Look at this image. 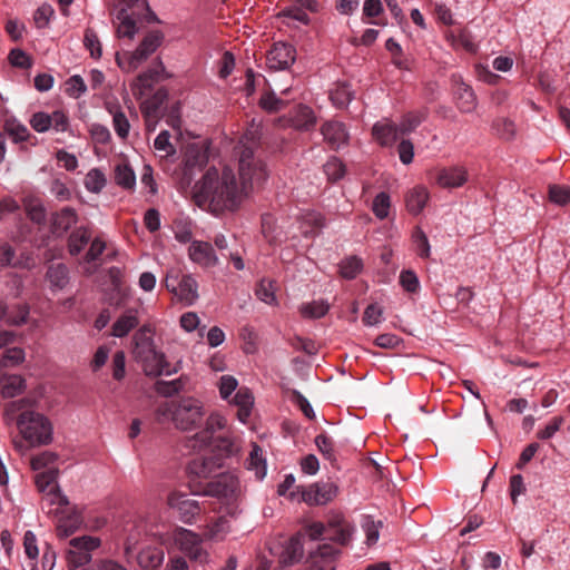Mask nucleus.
Returning a JSON list of instances; mask_svg holds the SVG:
<instances>
[{
	"label": "nucleus",
	"mask_w": 570,
	"mask_h": 570,
	"mask_svg": "<svg viewBox=\"0 0 570 570\" xmlns=\"http://www.w3.org/2000/svg\"><path fill=\"white\" fill-rule=\"evenodd\" d=\"M227 417L214 411L207 415L205 426L183 439L181 446L189 454H200L210 450V455H203L189 461L187 470L199 479H210L224 466V459L239 454L242 440L227 429Z\"/></svg>",
	"instance_id": "nucleus-1"
},
{
	"label": "nucleus",
	"mask_w": 570,
	"mask_h": 570,
	"mask_svg": "<svg viewBox=\"0 0 570 570\" xmlns=\"http://www.w3.org/2000/svg\"><path fill=\"white\" fill-rule=\"evenodd\" d=\"M249 175V151L242 150L238 159V177L229 166L222 171L210 167L193 187L195 204L214 216L237 210L246 196Z\"/></svg>",
	"instance_id": "nucleus-2"
},
{
	"label": "nucleus",
	"mask_w": 570,
	"mask_h": 570,
	"mask_svg": "<svg viewBox=\"0 0 570 570\" xmlns=\"http://www.w3.org/2000/svg\"><path fill=\"white\" fill-rule=\"evenodd\" d=\"M32 407L33 402L27 397L10 401L4 406V421L14 424L30 446L49 445L53 441V425L49 417Z\"/></svg>",
	"instance_id": "nucleus-3"
},
{
	"label": "nucleus",
	"mask_w": 570,
	"mask_h": 570,
	"mask_svg": "<svg viewBox=\"0 0 570 570\" xmlns=\"http://www.w3.org/2000/svg\"><path fill=\"white\" fill-rule=\"evenodd\" d=\"M154 415L158 424H171L180 432L196 431L207 419L204 402L195 396L163 401Z\"/></svg>",
	"instance_id": "nucleus-4"
},
{
	"label": "nucleus",
	"mask_w": 570,
	"mask_h": 570,
	"mask_svg": "<svg viewBox=\"0 0 570 570\" xmlns=\"http://www.w3.org/2000/svg\"><path fill=\"white\" fill-rule=\"evenodd\" d=\"M134 345V357L140 364L145 375L158 377L161 375L168 376L176 372L167 361L165 353L155 345L148 326H142L135 333Z\"/></svg>",
	"instance_id": "nucleus-5"
},
{
	"label": "nucleus",
	"mask_w": 570,
	"mask_h": 570,
	"mask_svg": "<svg viewBox=\"0 0 570 570\" xmlns=\"http://www.w3.org/2000/svg\"><path fill=\"white\" fill-rule=\"evenodd\" d=\"M204 535L184 528L176 527L163 537V544L174 547L191 562L206 564L209 562V552L204 547Z\"/></svg>",
	"instance_id": "nucleus-6"
},
{
	"label": "nucleus",
	"mask_w": 570,
	"mask_h": 570,
	"mask_svg": "<svg viewBox=\"0 0 570 570\" xmlns=\"http://www.w3.org/2000/svg\"><path fill=\"white\" fill-rule=\"evenodd\" d=\"M305 532L313 541L328 539L335 544L345 547L351 541L354 527L343 515L334 514L326 523L317 521L306 524Z\"/></svg>",
	"instance_id": "nucleus-7"
},
{
	"label": "nucleus",
	"mask_w": 570,
	"mask_h": 570,
	"mask_svg": "<svg viewBox=\"0 0 570 570\" xmlns=\"http://www.w3.org/2000/svg\"><path fill=\"white\" fill-rule=\"evenodd\" d=\"M305 527L303 531H298L289 538L274 540L268 544L269 554L277 559L282 566H293L298 563L304 557V538Z\"/></svg>",
	"instance_id": "nucleus-8"
},
{
	"label": "nucleus",
	"mask_w": 570,
	"mask_h": 570,
	"mask_svg": "<svg viewBox=\"0 0 570 570\" xmlns=\"http://www.w3.org/2000/svg\"><path fill=\"white\" fill-rule=\"evenodd\" d=\"M239 491V480L233 472H225L206 483L202 489H193L191 494L213 497L222 502L234 500Z\"/></svg>",
	"instance_id": "nucleus-9"
},
{
	"label": "nucleus",
	"mask_w": 570,
	"mask_h": 570,
	"mask_svg": "<svg viewBox=\"0 0 570 570\" xmlns=\"http://www.w3.org/2000/svg\"><path fill=\"white\" fill-rule=\"evenodd\" d=\"M100 539L92 535L72 538L66 553L67 569L77 570L88 564L92 559V551L100 547Z\"/></svg>",
	"instance_id": "nucleus-10"
},
{
	"label": "nucleus",
	"mask_w": 570,
	"mask_h": 570,
	"mask_svg": "<svg viewBox=\"0 0 570 570\" xmlns=\"http://www.w3.org/2000/svg\"><path fill=\"white\" fill-rule=\"evenodd\" d=\"M237 386L238 381L232 375L220 376L217 383L219 396L224 401H228L229 404L238 406L237 417L242 423L246 424L249 422V394L244 390H239L232 397Z\"/></svg>",
	"instance_id": "nucleus-11"
},
{
	"label": "nucleus",
	"mask_w": 570,
	"mask_h": 570,
	"mask_svg": "<svg viewBox=\"0 0 570 570\" xmlns=\"http://www.w3.org/2000/svg\"><path fill=\"white\" fill-rule=\"evenodd\" d=\"M166 288L185 306H190L198 299V284L190 274L180 278L178 274L168 273L165 279Z\"/></svg>",
	"instance_id": "nucleus-12"
},
{
	"label": "nucleus",
	"mask_w": 570,
	"mask_h": 570,
	"mask_svg": "<svg viewBox=\"0 0 570 570\" xmlns=\"http://www.w3.org/2000/svg\"><path fill=\"white\" fill-rule=\"evenodd\" d=\"M166 502L168 508L177 513L183 523L193 525L197 522L202 512L199 501L190 499L181 491L173 490L168 493Z\"/></svg>",
	"instance_id": "nucleus-13"
},
{
	"label": "nucleus",
	"mask_w": 570,
	"mask_h": 570,
	"mask_svg": "<svg viewBox=\"0 0 570 570\" xmlns=\"http://www.w3.org/2000/svg\"><path fill=\"white\" fill-rule=\"evenodd\" d=\"M341 550L332 543H322L308 553L307 570H336Z\"/></svg>",
	"instance_id": "nucleus-14"
},
{
	"label": "nucleus",
	"mask_w": 570,
	"mask_h": 570,
	"mask_svg": "<svg viewBox=\"0 0 570 570\" xmlns=\"http://www.w3.org/2000/svg\"><path fill=\"white\" fill-rule=\"evenodd\" d=\"M338 492V488L335 483L316 482L307 488H303L301 491L302 500L309 505H324L331 502Z\"/></svg>",
	"instance_id": "nucleus-15"
},
{
	"label": "nucleus",
	"mask_w": 570,
	"mask_h": 570,
	"mask_svg": "<svg viewBox=\"0 0 570 570\" xmlns=\"http://www.w3.org/2000/svg\"><path fill=\"white\" fill-rule=\"evenodd\" d=\"M163 75H165V67L161 62H159L158 66L141 72L131 83L132 95L137 99H141L149 95L155 83L163 78Z\"/></svg>",
	"instance_id": "nucleus-16"
},
{
	"label": "nucleus",
	"mask_w": 570,
	"mask_h": 570,
	"mask_svg": "<svg viewBox=\"0 0 570 570\" xmlns=\"http://www.w3.org/2000/svg\"><path fill=\"white\" fill-rule=\"evenodd\" d=\"M189 259L203 268H212L219 264L212 244L203 240H193L188 247Z\"/></svg>",
	"instance_id": "nucleus-17"
},
{
	"label": "nucleus",
	"mask_w": 570,
	"mask_h": 570,
	"mask_svg": "<svg viewBox=\"0 0 570 570\" xmlns=\"http://www.w3.org/2000/svg\"><path fill=\"white\" fill-rule=\"evenodd\" d=\"M321 132L324 137L325 142L333 150H338L340 148L348 144V131L346 129V126L341 121H325L321 127Z\"/></svg>",
	"instance_id": "nucleus-18"
},
{
	"label": "nucleus",
	"mask_w": 570,
	"mask_h": 570,
	"mask_svg": "<svg viewBox=\"0 0 570 570\" xmlns=\"http://www.w3.org/2000/svg\"><path fill=\"white\" fill-rule=\"evenodd\" d=\"M295 53L292 45L277 42L268 50L266 60L272 69H286L295 61Z\"/></svg>",
	"instance_id": "nucleus-19"
},
{
	"label": "nucleus",
	"mask_w": 570,
	"mask_h": 570,
	"mask_svg": "<svg viewBox=\"0 0 570 570\" xmlns=\"http://www.w3.org/2000/svg\"><path fill=\"white\" fill-rule=\"evenodd\" d=\"M57 518V533L61 538H67L75 533L82 524V517L79 511L75 509L63 510L59 514H53Z\"/></svg>",
	"instance_id": "nucleus-20"
},
{
	"label": "nucleus",
	"mask_w": 570,
	"mask_h": 570,
	"mask_svg": "<svg viewBox=\"0 0 570 570\" xmlns=\"http://www.w3.org/2000/svg\"><path fill=\"white\" fill-rule=\"evenodd\" d=\"M466 180L468 173L460 166L442 168L436 175V183L443 188L461 187Z\"/></svg>",
	"instance_id": "nucleus-21"
},
{
	"label": "nucleus",
	"mask_w": 570,
	"mask_h": 570,
	"mask_svg": "<svg viewBox=\"0 0 570 570\" xmlns=\"http://www.w3.org/2000/svg\"><path fill=\"white\" fill-rule=\"evenodd\" d=\"M137 308L126 309L112 324L111 335L115 337L127 336L139 324Z\"/></svg>",
	"instance_id": "nucleus-22"
},
{
	"label": "nucleus",
	"mask_w": 570,
	"mask_h": 570,
	"mask_svg": "<svg viewBox=\"0 0 570 570\" xmlns=\"http://www.w3.org/2000/svg\"><path fill=\"white\" fill-rule=\"evenodd\" d=\"M168 97V91L165 88H159L151 97L145 99L140 109L146 120V126H150L153 118H159V109Z\"/></svg>",
	"instance_id": "nucleus-23"
},
{
	"label": "nucleus",
	"mask_w": 570,
	"mask_h": 570,
	"mask_svg": "<svg viewBox=\"0 0 570 570\" xmlns=\"http://www.w3.org/2000/svg\"><path fill=\"white\" fill-rule=\"evenodd\" d=\"M164 560V550L158 547H145L137 554V562L144 570H157Z\"/></svg>",
	"instance_id": "nucleus-24"
},
{
	"label": "nucleus",
	"mask_w": 570,
	"mask_h": 570,
	"mask_svg": "<svg viewBox=\"0 0 570 570\" xmlns=\"http://www.w3.org/2000/svg\"><path fill=\"white\" fill-rule=\"evenodd\" d=\"M148 59L147 55L136 49L135 51H124L116 53V62L125 72H132Z\"/></svg>",
	"instance_id": "nucleus-25"
},
{
	"label": "nucleus",
	"mask_w": 570,
	"mask_h": 570,
	"mask_svg": "<svg viewBox=\"0 0 570 570\" xmlns=\"http://www.w3.org/2000/svg\"><path fill=\"white\" fill-rule=\"evenodd\" d=\"M232 531V525L226 517H219L204 528V538L209 541H222Z\"/></svg>",
	"instance_id": "nucleus-26"
},
{
	"label": "nucleus",
	"mask_w": 570,
	"mask_h": 570,
	"mask_svg": "<svg viewBox=\"0 0 570 570\" xmlns=\"http://www.w3.org/2000/svg\"><path fill=\"white\" fill-rule=\"evenodd\" d=\"M372 134L382 146H391L401 132L399 127L392 122H376L373 126Z\"/></svg>",
	"instance_id": "nucleus-27"
},
{
	"label": "nucleus",
	"mask_w": 570,
	"mask_h": 570,
	"mask_svg": "<svg viewBox=\"0 0 570 570\" xmlns=\"http://www.w3.org/2000/svg\"><path fill=\"white\" fill-rule=\"evenodd\" d=\"M454 97L456 106L462 112H471L474 110L476 97L469 85L464 82L458 83L454 89Z\"/></svg>",
	"instance_id": "nucleus-28"
},
{
	"label": "nucleus",
	"mask_w": 570,
	"mask_h": 570,
	"mask_svg": "<svg viewBox=\"0 0 570 570\" xmlns=\"http://www.w3.org/2000/svg\"><path fill=\"white\" fill-rule=\"evenodd\" d=\"M428 199V189L423 186H416L405 196L406 208L411 214L417 215L425 207Z\"/></svg>",
	"instance_id": "nucleus-29"
},
{
	"label": "nucleus",
	"mask_w": 570,
	"mask_h": 570,
	"mask_svg": "<svg viewBox=\"0 0 570 570\" xmlns=\"http://www.w3.org/2000/svg\"><path fill=\"white\" fill-rule=\"evenodd\" d=\"M26 389V380L18 374L6 375L0 380V392L3 397H14Z\"/></svg>",
	"instance_id": "nucleus-30"
},
{
	"label": "nucleus",
	"mask_w": 570,
	"mask_h": 570,
	"mask_svg": "<svg viewBox=\"0 0 570 570\" xmlns=\"http://www.w3.org/2000/svg\"><path fill=\"white\" fill-rule=\"evenodd\" d=\"M292 126L298 130H309L316 124L313 110L304 105H298L291 118Z\"/></svg>",
	"instance_id": "nucleus-31"
},
{
	"label": "nucleus",
	"mask_w": 570,
	"mask_h": 570,
	"mask_svg": "<svg viewBox=\"0 0 570 570\" xmlns=\"http://www.w3.org/2000/svg\"><path fill=\"white\" fill-rule=\"evenodd\" d=\"M43 500L51 505L48 513L50 514H59L60 512H63V510L68 509L70 505L69 500L67 495H65L59 485L56 489H52L48 491L47 493H43Z\"/></svg>",
	"instance_id": "nucleus-32"
},
{
	"label": "nucleus",
	"mask_w": 570,
	"mask_h": 570,
	"mask_svg": "<svg viewBox=\"0 0 570 570\" xmlns=\"http://www.w3.org/2000/svg\"><path fill=\"white\" fill-rule=\"evenodd\" d=\"M78 222L77 212L71 207H65L55 214L52 225L55 230L65 233Z\"/></svg>",
	"instance_id": "nucleus-33"
},
{
	"label": "nucleus",
	"mask_w": 570,
	"mask_h": 570,
	"mask_svg": "<svg viewBox=\"0 0 570 570\" xmlns=\"http://www.w3.org/2000/svg\"><path fill=\"white\" fill-rule=\"evenodd\" d=\"M35 482L40 493H47L48 491L56 489L59 484L57 482L59 475V469H51L45 471H36Z\"/></svg>",
	"instance_id": "nucleus-34"
},
{
	"label": "nucleus",
	"mask_w": 570,
	"mask_h": 570,
	"mask_svg": "<svg viewBox=\"0 0 570 570\" xmlns=\"http://www.w3.org/2000/svg\"><path fill=\"white\" fill-rule=\"evenodd\" d=\"M47 279L52 289H62L69 282L68 269L63 264L49 266Z\"/></svg>",
	"instance_id": "nucleus-35"
},
{
	"label": "nucleus",
	"mask_w": 570,
	"mask_h": 570,
	"mask_svg": "<svg viewBox=\"0 0 570 570\" xmlns=\"http://www.w3.org/2000/svg\"><path fill=\"white\" fill-rule=\"evenodd\" d=\"M83 185L89 193L99 194L107 185L106 175L99 168H92L86 174Z\"/></svg>",
	"instance_id": "nucleus-36"
},
{
	"label": "nucleus",
	"mask_w": 570,
	"mask_h": 570,
	"mask_svg": "<svg viewBox=\"0 0 570 570\" xmlns=\"http://www.w3.org/2000/svg\"><path fill=\"white\" fill-rule=\"evenodd\" d=\"M426 116L428 111L425 109L405 114L399 125L400 132L402 135L412 132L426 119Z\"/></svg>",
	"instance_id": "nucleus-37"
},
{
	"label": "nucleus",
	"mask_w": 570,
	"mask_h": 570,
	"mask_svg": "<svg viewBox=\"0 0 570 570\" xmlns=\"http://www.w3.org/2000/svg\"><path fill=\"white\" fill-rule=\"evenodd\" d=\"M58 454L51 451H43L31 458L30 465L33 471L58 469Z\"/></svg>",
	"instance_id": "nucleus-38"
},
{
	"label": "nucleus",
	"mask_w": 570,
	"mask_h": 570,
	"mask_svg": "<svg viewBox=\"0 0 570 570\" xmlns=\"http://www.w3.org/2000/svg\"><path fill=\"white\" fill-rule=\"evenodd\" d=\"M324 226V217L316 212H308L303 216L302 233L306 237L315 236Z\"/></svg>",
	"instance_id": "nucleus-39"
},
{
	"label": "nucleus",
	"mask_w": 570,
	"mask_h": 570,
	"mask_svg": "<svg viewBox=\"0 0 570 570\" xmlns=\"http://www.w3.org/2000/svg\"><path fill=\"white\" fill-rule=\"evenodd\" d=\"M115 183L125 188L131 189L136 185V175L128 165H117L115 168Z\"/></svg>",
	"instance_id": "nucleus-40"
},
{
	"label": "nucleus",
	"mask_w": 570,
	"mask_h": 570,
	"mask_svg": "<svg viewBox=\"0 0 570 570\" xmlns=\"http://www.w3.org/2000/svg\"><path fill=\"white\" fill-rule=\"evenodd\" d=\"M90 239V233L87 228L76 229L69 237V252L71 255H78Z\"/></svg>",
	"instance_id": "nucleus-41"
},
{
	"label": "nucleus",
	"mask_w": 570,
	"mask_h": 570,
	"mask_svg": "<svg viewBox=\"0 0 570 570\" xmlns=\"http://www.w3.org/2000/svg\"><path fill=\"white\" fill-rule=\"evenodd\" d=\"M118 20L120 21L117 28L118 37L132 39L138 30L135 20L126 14L125 9L120 10Z\"/></svg>",
	"instance_id": "nucleus-42"
},
{
	"label": "nucleus",
	"mask_w": 570,
	"mask_h": 570,
	"mask_svg": "<svg viewBox=\"0 0 570 570\" xmlns=\"http://www.w3.org/2000/svg\"><path fill=\"white\" fill-rule=\"evenodd\" d=\"M252 471L258 480L266 475V459L263 456V450L255 443H252Z\"/></svg>",
	"instance_id": "nucleus-43"
},
{
	"label": "nucleus",
	"mask_w": 570,
	"mask_h": 570,
	"mask_svg": "<svg viewBox=\"0 0 570 570\" xmlns=\"http://www.w3.org/2000/svg\"><path fill=\"white\" fill-rule=\"evenodd\" d=\"M109 111L112 114V125L116 134L119 138L126 139L130 129V124L126 115L119 108H116L115 110L110 109Z\"/></svg>",
	"instance_id": "nucleus-44"
},
{
	"label": "nucleus",
	"mask_w": 570,
	"mask_h": 570,
	"mask_svg": "<svg viewBox=\"0 0 570 570\" xmlns=\"http://www.w3.org/2000/svg\"><path fill=\"white\" fill-rule=\"evenodd\" d=\"M330 98L336 107H346L348 102L352 100V91L350 89V86L347 83L336 85V88L331 91Z\"/></svg>",
	"instance_id": "nucleus-45"
},
{
	"label": "nucleus",
	"mask_w": 570,
	"mask_h": 570,
	"mask_svg": "<svg viewBox=\"0 0 570 570\" xmlns=\"http://www.w3.org/2000/svg\"><path fill=\"white\" fill-rule=\"evenodd\" d=\"M385 48L391 52L393 57V63L400 69H409V61L403 56L402 47L393 38H390L385 42Z\"/></svg>",
	"instance_id": "nucleus-46"
},
{
	"label": "nucleus",
	"mask_w": 570,
	"mask_h": 570,
	"mask_svg": "<svg viewBox=\"0 0 570 570\" xmlns=\"http://www.w3.org/2000/svg\"><path fill=\"white\" fill-rule=\"evenodd\" d=\"M391 207V199L389 194L382 191L377 194L372 204V210L379 219H384L389 216Z\"/></svg>",
	"instance_id": "nucleus-47"
},
{
	"label": "nucleus",
	"mask_w": 570,
	"mask_h": 570,
	"mask_svg": "<svg viewBox=\"0 0 570 570\" xmlns=\"http://www.w3.org/2000/svg\"><path fill=\"white\" fill-rule=\"evenodd\" d=\"M262 109L268 112H275L283 109L286 106V101L277 98L274 92H264L258 101Z\"/></svg>",
	"instance_id": "nucleus-48"
},
{
	"label": "nucleus",
	"mask_w": 570,
	"mask_h": 570,
	"mask_svg": "<svg viewBox=\"0 0 570 570\" xmlns=\"http://www.w3.org/2000/svg\"><path fill=\"white\" fill-rule=\"evenodd\" d=\"M315 445L326 460L331 461L332 463L336 461L334 453V442L328 435L324 433L318 434L315 438Z\"/></svg>",
	"instance_id": "nucleus-49"
},
{
	"label": "nucleus",
	"mask_w": 570,
	"mask_h": 570,
	"mask_svg": "<svg viewBox=\"0 0 570 570\" xmlns=\"http://www.w3.org/2000/svg\"><path fill=\"white\" fill-rule=\"evenodd\" d=\"M83 45L89 50L90 56L99 59L102 55L101 43L97 33L92 29H87L83 37Z\"/></svg>",
	"instance_id": "nucleus-50"
},
{
	"label": "nucleus",
	"mask_w": 570,
	"mask_h": 570,
	"mask_svg": "<svg viewBox=\"0 0 570 570\" xmlns=\"http://www.w3.org/2000/svg\"><path fill=\"white\" fill-rule=\"evenodd\" d=\"M161 40L163 37L159 32H150L142 39L137 49L147 55V57H149L160 46Z\"/></svg>",
	"instance_id": "nucleus-51"
},
{
	"label": "nucleus",
	"mask_w": 570,
	"mask_h": 570,
	"mask_svg": "<svg viewBox=\"0 0 570 570\" xmlns=\"http://www.w3.org/2000/svg\"><path fill=\"white\" fill-rule=\"evenodd\" d=\"M255 294L258 299L266 304H274L276 302V296L274 292V285L272 281L263 279L256 287Z\"/></svg>",
	"instance_id": "nucleus-52"
},
{
	"label": "nucleus",
	"mask_w": 570,
	"mask_h": 570,
	"mask_svg": "<svg viewBox=\"0 0 570 570\" xmlns=\"http://www.w3.org/2000/svg\"><path fill=\"white\" fill-rule=\"evenodd\" d=\"M341 274L344 278H354L362 268V262L360 258L352 256L341 263Z\"/></svg>",
	"instance_id": "nucleus-53"
},
{
	"label": "nucleus",
	"mask_w": 570,
	"mask_h": 570,
	"mask_svg": "<svg viewBox=\"0 0 570 570\" xmlns=\"http://www.w3.org/2000/svg\"><path fill=\"white\" fill-rule=\"evenodd\" d=\"M328 312V305L322 301L312 302L301 307V313L305 317L320 318Z\"/></svg>",
	"instance_id": "nucleus-54"
},
{
	"label": "nucleus",
	"mask_w": 570,
	"mask_h": 570,
	"mask_svg": "<svg viewBox=\"0 0 570 570\" xmlns=\"http://www.w3.org/2000/svg\"><path fill=\"white\" fill-rule=\"evenodd\" d=\"M549 199L560 206L570 202V187L551 185L549 187Z\"/></svg>",
	"instance_id": "nucleus-55"
},
{
	"label": "nucleus",
	"mask_w": 570,
	"mask_h": 570,
	"mask_svg": "<svg viewBox=\"0 0 570 570\" xmlns=\"http://www.w3.org/2000/svg\"><path fill=\"white\" fill-rule=\"evenodd\" d=\"M24 208L28 217L35 223H42L46 218V213L42 204L39 200L27 199Z\"/></svg>",
	"instance_id": "nucleus-56"
},
{
	"label": "nucleus",
	"mask_w": 570,
	"mask_h": 570,
	"mask_svg": "<svg viewBox=\"0 0 570 570\" xmlns=\"http://www.w3.org/2000/svg\"><path fill=\"white\" fill-rule=\"evenodd\" d=\"M493 128L502 139H511L515 134V126L513 121L508 118H498L493 122Z\"/></svg>",
	"instance_id": "nucleus-57"
},
{
	"label": "nucleus",
	"mask_w": 570,
	"mask_h": 570,
	"mask_svg": "<svg viewBox=\"0 0 570 570\" xmlns=\"http://www.w3.org/2000/svg\"><path fill=\"white\" fill-rule=\"evenodd\" d=\"M6 131L12 137L14 142L24 141L29 137L28 128L16 120L7 121Z\"/></svg>",
	"instance_id": "nucleus-58"
},
{
	"label": "nucleus",
	"mask_w": 570,
	"mask_h": 570,
	"mask_svg": "<svg viewBox=\"0 0 570 570\" xmlns=\"http://www.w3.org/2000/svg\"><path fill=\"white\" fill-rule=\"evenodd\" d=\"M86 90L87 86L79 75L71 76L66 82V92L72 98H79Z\"/></svg>",
	"instance_id": "nucleus-59"
},
{
	"label": "nucleus",
	"mask_w": 570,
	"mask_h": 570,
	"mask_svg": "<svg viewBox=\"0 0 570 570\" xmlns=\"http://www.w3.org/2000/svg\"><path fill=\"white\" fill-rule=\"evenodd\" d=\"M324 171L330 180L336 181L344 176L345 166L337 158H332L324 165Z\"/></svg>",
	"instance_id": "nucleus-60"
},
{
	"label": "nucleus",
	"mask_w": 570,
	"mask_h": 570,
	"mask_svg": "<svg viewBox=\"0 0 570 570\" xmlns=\"http://www.w3.org/2000/svg\"><path fill=\"white\" fill-rule=\"evenodd\" d=\"M183 385L180 380L173 381H158L156 383V391L158 394L169 397L174 394H177L181 391Z\"/></svg>",
	"instance_id": "nucleus-61"
},
{
	"label": "nucleus",
	"mask_w": 570,
	"mask_h": 570,
	"mask_svg": "<svg viewBox=\"0 0 570 570\" xmlns=\"http://www.w3.org/2000/svg\"><path fill=\"white\" fill-rule=\"evenodd\" d=\"M23 549L26 556L31 560H37L39 556L38 541L36 534L28 530L23 535Z\"/></svg>",
	"instance_id": "nucleus-62"
},
{
	"label": "nucleus",
	"mask_w": 570,
	"mask_h": 570,
	"mask_svg": "<svg viewBox=\"0 0 570 570\" xmlns=\"http://www.w3.org/2000/svg\"><path fill=\"white\" fill-rule=\"evenodd\" d=\"M400 284L409 293H416L420 288V282L413 271H402L400 274Z\"/></svg>",
	"instance_id": "nucleus-63"
},
{
	"label": "nucleus",
	"mask_w": 570,
	"mask_h": 570,
	"mask_svg": "<svg viewBox=\"0 0 570 570\" xmlns=\"http://www.w3.org/2000/svg\"><path fill=\"white\" fill-rule=\"evenodd\" d=\"M26 354L24 351L20 347H12L4 351L2 355V361L6 366H17L24 361Z\"/></svg>",
	"instance_id": "nucleus-64"
}]
</instances>
